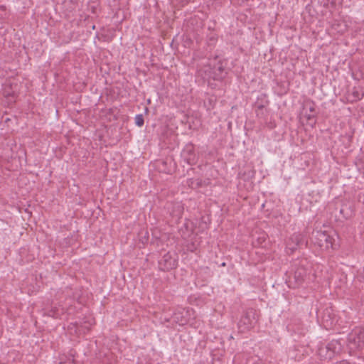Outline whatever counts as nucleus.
<instances>
[{
	"mask_svg": "<svg viewBox=\"0 0 364 364\" xmlns=\"http://www.w3.org/2000/svg\"><path fill=\"white\" fill-rule=\"evenodd\" d=\"M316 237L321 247L325 250L333 248L335 241L333 236L327 234L325 231H317Z\"/></svg>",
	"mask_w": 364,
	"mask_h": 364,
	"instance_id": "1",
	"label": "nucleus"
},
{
	"mask_svg": "<svg viewBox=\"0 0 364 364\" xmlns=\"http://www.w3.org/2000/svg\"><path fill=\"white\" fill-rule=\"evenodd\" d=\"M315 122V117L313 114L305 113L301 117V123L307 127H312Z\"/></svg>",
	"mask_w": 364,
	"mask_h": 364,
	"instance_id": "2",
	"label": "nucleus"
},
{
	"mask_svg": "<svg viewBox=\"0 0 364 364\" xmlns=\"http://www.w3.org/2000/svg\"><path fill=\"white\" fill-rule=\"evenodd\" d=\"M135 122L139 127H141L144 124V118L141 114L137 115L135 117Z\"/></svg>",
	"mask_w": 364,
	"mask_h": 364,
	"instance_id": "3",
	"label": "nucleus"
}]
</instances>
